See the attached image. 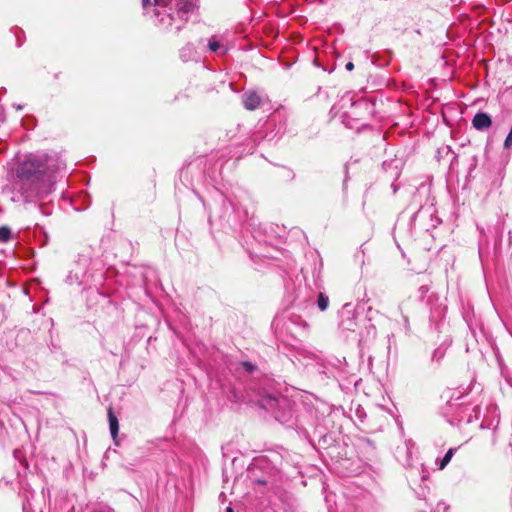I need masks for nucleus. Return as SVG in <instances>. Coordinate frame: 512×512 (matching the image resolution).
Instances as JSON below:
<instances>
[{
  "label": "nucleus",
  "mask_w": 512,
  "mask_h": 512,
  "mask_svg": "<svg viewBox=\"0 0 512 512\" xmlns=\"http://www.w3.org/2000/svg\"><path fill=\"white\" fill-rule=\"evenodd\" d=\"M45 155H27L16 168L14 190L25 202L43 198L52 192L53 177L47 172Z\"/></svg>",
  "instance_id": "obj_1"
},
{
  "label": "nucleus",
  "mask_w": 512,
  "mask_h": 512,
  "mask_svg": "<svg viewBox=\"0 0 512 512\" xmlns=\"http://www.w3.org/2000/svg\"><path fill=\"white\" fill-rule=\"evenodd\" d=\"M148 5L155 7V16L161 25L166 28L175 25L177 31L194 10L193 3L188 0H143L144 8Z\"/></svg>",
  "instance_id": "obj_2"
},
{
  "label": "nucleus",
  "mask_w": 512,
  "mask_h": 512,
  "mask_svg": "<svg viewBox=\"0 0 512 512\" xmlns=\"http://www.w3.org/2000/svg\"><path fill=\"white\" fill-rule=\"evenodd\" d=\"M243 105L247 110H255L257 109L261 103V97L254 91L246 92L243 97Z\"/></svg>",
  "instance_id": "obj_3"
},
{
  "label": "nucleus",
  "mask_w": 512,
  "mask_h": 512,
  "mask_svg": "<svg viewBox=\"0 0 512 512\" xmlns=\"http://www.w3.org/2000/svg\"><path fill=\"white\" fill-rule=\"evenodd\" d=\"M492 124L491 117L483 112L477 113L472 119V125L476 130L488 129Z\"/></svg>",
  "instance_id": "obj_4"
},
{
  "label": "nucleus",
  "mask_w": 512,
  "mask_h": 512,
  "mask_svg": "<svg viewBox=\"0 0 512 512\" xmlns=\"http://www.w3.org/2000/svg\"><path fill=\"white\" fill-rule=\"evenodd\" d=\"M108 420L111 436L113 438L114 443L118 445L119 422L111 408L108 410Z\"/></svg>",
  "instance_id": "obj_5"
},
{
  "label": "nucleus",
  "mask_w": 512,
  "mask_h": 512,
  "mask_svg": "<svg viewBox=\"0 0 512 512\" xmlns=\"http://www.w3.org/2000/svg\"><path fill=\"white\" fill-rule=\"evenodd\" d=\"M208 46H209L210 51H212V52L219 53V54H224L226 52V48L223 47V45L215 39H210Z\"/></svg>",
  "instance_id": "obj_6"
},
{
  "label": "nucleus",
  "mask_w": 512,
  "mask_h": 512,
  "mask_svg": "<svg viewBox=\"0 0 512 512\" xmlns=\"http://www.w3.org/2000/svg\"><path fill=\"white\" fill-rule=\"evenodd\" d=\"M455 451H456L455 448H450L446 452V454L444 455V457L442 458V460L438 464L440 470H443L449 464V462L451 461Z\"/></svg>",
  "instance_id": "obj_7"
},
{
  "label": "nucleus",
  "mask_w": 512,
  "mask_h": 512,
  "mask_svg": "<svg viewBox=\"0 0 512 512\" xmlns=\"http://www.w3.org/2000/svg\"><path fill=\"white\" fill-rule=\"evenodd\" d=\"M329 304V298L324 293H319L317 305L321 311H325Z\"/></svg>",
  "instance_id": "obj_8"
},
{
  "label": "nucleus",
  "mask_w": 512,
  "mask_h": 512,
  "mask_svg": "<svg viewBox=\"0 0 512 512\" xmlns=\"http://www.w3.org/2000/svg\"><path fill=\"white\" fill-rule=\"evenodd\" d=\"M11 238V230L8 227H0V242H7Z\"/></svg>",
  "instance_id": "obj_9"
},
{
  "label": "nucleus",
  "mask_w": 512,
  "mask_h": 512,
  "mask_svg": "<svg viewBox=\"0 0 512 512\" xmlns=\"http://www.w3.org/2000/svg\"><path fill=\"white\" fill-rule=\"evenodd\" d=\"M511 145H512V134L509 132L504 141V147L509 148Z\"/></svg>",
  "instance_id": "obj_10"
},
{
  "label": "nucleus",
  "mask_w": 512,
  "mask_h": 512,
  "mask_svg": "<svg viewBox=\"0 0 512 512\" xmlns=\"http://www.w3.org/2000/svg\"><path fill=\"white\" fill-rule=\"evenodd\" d=\"M242 365L247 372H252L254 369V366L249 362H243Z\"/></svg>",
  "instance_id": "obj_11"
},
{
  "label": "nucleus",
  "mask_w": 512,
  "mask_h": 512,
  "mask_svg": "<svg viewBox=\"0 0 512 512\" xmlns=\"http://www.w3.org/2000/svg\"><path fill=\"white\" fill-rule=\"evenodd\" d=\"M274 401H275V399H274V398L269 397V398L267 399V404H264V403H263V404H262V406H264V407H266V406L272 407V403H273Z\"/></svg>",
  "instance_id": "obj_12"
},
{
  "label": "nucleus",
  "mask_w": 512,
  "mask_h": 512,
  "mask_svg": "<svg viewBox=\"0 0 512 512\" xmlns=\"http://www.w3.org/2000/svg\"><path fill=\"white\" fill-rule=\"evenodd\" d=\"M345 68L348 70V71H351L353 70L354 68V64L352 62H348L345 66Z\"/></svg>",
  "instance_id": "obj_13"
},
{
  "label": "nucleus",
  "mask_w": 512,
  "mask_h": 512,
  "mask_svg": "<svg viewBox=\"0 0 512 512\" xmlns=\"http://www.w3.org/2000/svg\"><path fill=\"white\" fill-rule=\"evenodd\" d=\"M225 512H233V509L231 507H227Z\"/></svg>",
  "instance_id": "obj_14"
}]
</instances>
